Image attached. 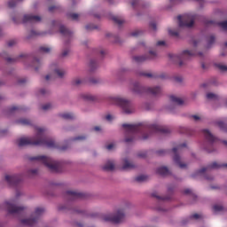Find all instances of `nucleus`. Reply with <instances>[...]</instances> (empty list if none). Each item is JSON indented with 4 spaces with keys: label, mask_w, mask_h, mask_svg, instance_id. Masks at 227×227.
Listing matches in <instances>:
<instances>
[{
    "label": "nucleus",
    "mask_w": 227,
    "mask_h": 227,
    "mask_svg": "<svg viewBox=\"0 0 227 227\" xmlns=\"http://www.w3.org/2000/svg\"><path fill=\"white\" fill-rule=\"evenodd\" d=\"M202 219V216L199 214H194L191 216L192 221H200Z\"/></svg>",
    "instance_id": "obj_32"
},
{
    "label": "nucleus",
    "mask_w": 227,
    "mask_h": 227,
    "mask_svg": "<svg viewBox=\"0 0 227 227\" xmlns=\"http://www.w3.org/2000/svg\"><path fill=\"white\" fill-rule=\"evenodd\" d=\"M75 227H82V223H75Z\"/></svg>",
    "instance_id": "obj_60"
},
{
    "label": "nucleus",
    "mask_w": 227,
    "mask_h": 227,
    "mask_svg": "<svg viewBox=\"0 0 227 227\" xmlns=\"http://www.w3.org/2000/svg\"><path fill=\"white\" fill-rule=\"evenodd\" d=\"M22 0H9L7 3L9 8H14V6H17V3H20Z\"/></svg>",
    "instance_id": "obj_28"
},
{
    "label": "nucleus",
    "mask_w": 227,
    "mask_h": 227,
    "mask_svg": "<svg viewBox=\"0 0 227 227\" xmlns=\"http://www.w3.org/2000/svg\"><path fill=\"white\" fill-rule=\"evenodd\" d=\"M51 108H52V104L51 103H46L42 106L43 111H51Z\"/></svg>",
    "instance_id": "obj_31"
},
{
    "label": "nucleus",
    "mask_w": 227,
    "mask_h": 227,
    "mask_svg": "<svg viewBox=\"0 0 227 227\" xmlns=\"http://www.w3.org/2000/svg\"><path fill=\"white\" fill-rule=\"evenodd\" d=\"M44 213L45 209L43 207H37L29 218L21 219V224H25V226L35 227L36 224H38V220L40 217H42V215H43Z\"/></svg>",
    "instance_id": "obj_4"
},
{
    "label": "nucleus",
    "mask_w": 227,
    "mask_h": 227,
    "mask_svg": "<svg viewBox=\"0 0 227 227\" xmlns=\"http://www.w3.org/2000/svg\"><path fill=\"white\" fill-rule=\"evenodd\" d=\"M156 45H158V46L166 45V42H164V41H159V42L156 43Z\"/></svg>",
    "instance_id": "obj_53"
},
{
    "label": "nucleus",
    "mask_w": 227,
    "mask_h": 227,
    "mask_svg": "<svg viewBox=\"0 0 227 227\" xmlns=\"http://www.w3.org/2000/svg\"><path fill=\"white\" fill-rule=\"evenodd\" d=\"M143 32L140 30H135L134 32L131 33V36H139Z\"/></svg>",
    "instance_id": "obj_45"
},
{
    "label": "nucleus",
    "mask_w": 227,
    "mask_h": 227,
    "mask_svg": "<svg viewBox=\"0 0 227 227\" xmlns=\"http://www.w3.org/2000/svg\"><path fill=\"white\" fill-rule=\"evenodd\" d=\"M40 51H41V52L47 53V52H49L51 51V47H49V46H43V47L40 48Z\"/></svg>",
    "instance_id": "obj_38"
},
{
    "label": "nucleus",
    "mask_w": 227,
    "mask_h": 227,
    "mask_svg": "<svg viewBox=\"0 0 227 227\" xmlns=\"http://www.w3.org/2000/svg\"><path fill=\"white\" fill-rule=\"evenodd\" d=\"M194 56H199L201 58L203 56L202 52H198L196 54V51L192 50H185L181 54H175V53H169L168 58L170 61L173 63H179V67H182L184 65V61H186V59H191V58Z\"/></svg>",
    "instance_id": "obj_3"
},
{
    "label": "nucleus",
    "mask_w": 227,
    "mask_h": 227,
    "mask_svg": "<svg viewBox=\"0 0 227 227\" xmlns=\"http://www.w3.org/2000/svg\"><path fill=\"white\" fill-rule=\"evenodd\" d=\"M168 35H170V36H178L180 33L176 28H168Z\"/></svg>",
    "instance_id": "obj_26"
},
{
    "label": "nucleus",
    "mask_w": 227,
    "mask_h": 227,
    "mask_svg": "<svg viewBox=\"0 0 227 227\" xmlns=\"http://www.w3.org/2000/svg\"><path fill=\"white\" fill-rule=\"evenodd\" d=\"M184 0H169L171 4H180Z\"/></svg>",
    "instance_id": "obj_46"
},
{
    "label": "nucleus",
    "mask_w": 227,
    "mask_h": 227,
    "mask_svg": "<svg viewBox=\"0 0 227 227\" xmlns=\"http://www.w3.org/2000/svg\"><path fill=\"white\" fill-rule=\"evenodd\" d=\"M114 144H109L108 145H106V150H114Z\"/></svg>",
    "instance_id": "obj_49"
},
{
    "label": "nucleus",
    "mask_w": 227,
    "mask_h": 227,
    "mask_svg": "<svg viewBox=\"0 0 227 227\" xmlns=\"http://www.w3.org/2000/svg\"><path fill=\"white\" fill-rule=\"evenodd\" d=\"M103 221L106 223H121L125 219V210L123 208H117L114 213H108L102 216Z\"/></svg>",
    "instance_id": "obj_5"
},
{
    "label": "nucleus",
    "mask_w": 227,
    "mask_h": 227,
    "mask_svg": "<svg viewBox=\"0 0 227 227\" xmlns=\"http://www.w3.org/2000/svg\"><path fill=\"white\" fill-rule=\"evenodd\" d=\"M103 169H105V171H113V169H114V161L107 160L103 166Z\"/></svg>",
    "instance_id": "obj_21"
},
{
    "label": "nucleus",
    "mask_w": 227,
    "mask_h": 227,
    "mask_svg": "<svg viewBox=\"0 0 227 227\" xmlns=\"http://www.w3.org/2000/svg\"><path fill=\"white\" fill-rule=\"evenodd\" d=\"M220 27L223 29L224 31H227V21H223L219 23Z\"/></svg>",
    "instance_id": "obj_37"
},
{
    "label": "nucleus",
    "mask_w": 227,
    "mask_h": 227,
    "mask_svg": "<svg viewBox=\"0 0 227 227\" xmlns=\"http://www.w3.org/2000/svg\"><path fill=\"white\" fill-rule=\"evenodd\" d=\"M156 56H157V51H149L147 55L135 56L133 59L136 63H143V61H147V59H153V58H156Z\"/></svg>",
    "instance_id": "obj_11"
},
{
    "label": "nucleus",
    "mask_w": 227,
    "mask_h": 227,
    "mask_svg": "<svg viewBox=\"0 0 227 227\" xmlns=\"http://www.w3.org/2000/svg\"><path fill=\"white\" fill-rule=\"evenodd\" d=\"M122 128L126 132V136H136V134H139V128L136 125L132 124H122Z\"/></svg>",
    "instance_id": "obj_12"
},
{
    "label": "nucleus",
    "mask_w": 227,
    "mask_h": 227,
    "mask_svg": "<svg viewBox=\"0 0 227 227\" xmlns=\"http://www.w3.org/2000/svg\"><path fill=\"white\" fill-rule=\"evenodd\" d=\"M30 160H36L37 162L43 164V166L52 173H59V171H61V162L55 160L49 156L37 155L31 157Z\"/></svg>",
    "instance_id": "obj_2"
},
{
    "label": "nucleus",
    "mask_w": 227,
    "mask_h": 227,
    "mask_svg": "<svg viewBox=\"0 0 227 227\" xmlns=\"http://www.w3.org/2000/svg\"><path fill=\"white\" fill-rule=\"evenodd\" d=\"M131 6H136V4H137V3H139V0H131Z\"/></svg>",
    "instance_id": "obj_52"
},
{
    "label": "nucleus",
    "mask_w": 227,
    "mask_h": 227,
    "mask_svg": "<svg viewBox=\"0 0 227 227\" xmlns=\"http://www.w3.org/2000/svg\"><path fill=\"white\" fill-rule=\"evenodd\" d=\"M4 134H6V131L0 129V136H4Z\"/></svg>",
    "instance_id": "obj_57"
},
{
    "label": "nucleus",
    "mask_w": 227,
    "mask_h": 227,
    "mask_svg": "<svg viewBox=\"0 0 227 227\" xmlns=\"http://www.w3.org/2000/svg\"><path fill=\"white\" fill-rule=\"evenodd\" d=\"M192 119H193V121H201L202 118L200 115L194 114L191 116Z\"/></svg>",
    "instance_id": "obj_35"
},
{
    "label": "nucleus",
    "mask_w": 227,
    "mask_h": 227,
    "mask_svg": "<svg viewBox=\"0 0 227 227\" xmlns=\"http://www.w3.org/2000/svg\"><path fill=\"white\" fill-rule=\"evenodd\" d=\"M19 82H20V84H23V82H26V79L23 78V79L20 80Z\"/></svg>",
    "instance_id": "obj_58"
},
{
    "label": "nucleus",
    "mask_w": 227,
    "mask_h": 227,
    "mask_svg": "<svg viewBox=\"0 0 227 227\" xmlns=\"http://www.w3.org/2000/svg\"><path fill=\"white\" fill-rule=\"evenodd\" d=\"M79 97L82 100H85V102H93L97 100V97L90 92H82Z\"/></svg>",
    "instance_id": "obj_16"
},
{
    "label": "nucleus",
    "mask_w": 227,
    "mask_h": 227,
    "mask_svg": "<svg viewBox=\"0 0 227 227\" xmlns=\"http://www.w3.org/2000/svg\"><path fill=\"white\" fill-rule=\"evenodd\" d=\"M106 119L108 121H111V120H113V115L108 114V115H106Z\"/></svg>",
    "instance_id": "obj_55"
},
{
    "label": "nucleus",
    "mask_w": 227,
    "mask_h": 227,
    "mask_svg": "<svg viewBox=\"0 0 227 227\" xmlns=\"http://www.w3.org/2000/svg\"><path fill=\"white\" fill-rule=\"evenodd\" d=\"M17 107L16 106H12V108H11V111H17Z\"/></svg>",
    "instance_id": "obj_63"
},
{
    "label": "nucleus",
    "mask_w": 227,
    "mask_h": 227,
    "mask_svg": "<svg viewBox=\"0 0 227 227\" xmlns=\"http://www.w3.org/2000/svg\"><path fill=\"white\" fill-rule=\"evenodd\" d=\"M67 198L68 200H79L82 196L80 192H67Z\"/></svg>",
    "instance_id": "obj_19"
},
{
    "label": "nucleus",
    "mask_w": 227,
    "mask_h": 227,
    "mask_svg": "<svg viewBox=\"0 0 227 227\" xmlns=\"http://www.w3.org/2000/svg\"><path fill=\"white\" fill-rule=\"evenodd\" d=\"M20 125H31V121L27 119H20L18 121Z\"/></svg>",
    "instance_id": "obj_30"
},
{
    "label": "nucleus",
    "mask_w": 227,
    "mask_h": 227,
    "mask_svg": "<svg viewBox=\"0 0 227 227\" xmlns=\"http://www.w3.org/2000/svg\"><path fill=\"white\" fill-rule=\"evenodd\" d=\"M190 192H191V190H189V189H187V190L184 191V193H185V194H189Z\"/></svg>",
    "instance_id": "obj_64"
},
{
    "label": "nucleus",
    "mask_w": 227,
    "mask_h": 227,
    "mask_svg": "<svg viewBox=\"0 0 227 227\" xmlns=\"http://www.w3.org/2000/svg\"><path fill=\"white\" fill-rule=\"evenodd\" d=\"M49 134V129L45 127H37L35 129V135L34 137H23L19 138L16 143L18 146H27V145H34L35 146H47L48 148H57L56 141L54 139H47L45 136Z\"/></svg>",
    "instance_id": "obj_1"
},
{
    "label": "nucleus",
    "mask_w": 227,
    "mask_h": 227,
    "mask_svg": "<svg viewBox=\"0 0 227 227\" xmlns=\"http://www.w3.org/2000/svg\"><path fill=\"white\" fill-rule=\"evenodd\" d=\"M143 91H146L147 93H150V95H160L162 89H160V87L156 86V87H153V88H144L139 86L138 84H136L134 89H133V93H135L136 95H141V93H143Z\"/></svg>",
    "instance_id": "obj_8"
},
{
    "label": "nucleus",
    "mask_w": 227,
    "mask_h": 227,
    "mask_svg": "<svg viewBox=\"0 0 227 227\" xmlns=\"http://www.w3.org/2000/svg\"><path fill=\"white\" fill-rule=\"evenodd\" d=\"M58 9V7L56 5L51 6L49 8V12H54V10Z\"/></svg>",
    "instance_id": "obj_54"
},
{
    "label": "nucleus",
    "mask_w": 227,
    "mask_h": 227,
    "mask_svg": "<svg viewBox=\"0 0 227 227\" xmlns=\"http://www.w3.org/2000/svg\"><path fill=\"white\" fill-rule=\"evenodd\" d=\"M82 139H86L84 136H79L74 138V141H82Z\"/></svg>",
    "instance_id": "obj_48"
},
{
    "label": "nucleus",
    "mask_w": 227,
    "mask_h": 227,
    "mask_svg": "<svg viewBox=\"0 0 227 227\" xmlns=\"http://www.w3.org/2000/svg\"><path fill=\"white\" fill-rule=\"evenodd\" d=\"M100 54H101V56H104V54H106V51L101 50V51H100Z\"/></svg>",
    "instance_id": "obj_62"
},
{
    "label": "nucleus",
    "mask_w": 227,
    "mask_h": 227,
    "mask_svg": "<svg viewBox=\"0 0 227 227\" xmlns=\"http://www.w3.org/2000/svg\"><path fill=\"white\" fill-rule=\"evenodd\" d=\"M146 180H148V176H144V175L138 176L137 177V182H146Z\"/></svg>",
    "instance_id": "obj_33"
},
{
    "label": "nucleus",
    "mask_w": 227,
    "mask_h": 227,
    "mask_svg": "<svg viewBox=\"0 0 227 227\" xmlns=\"http://www.w3.org/2000/svg\"><path fill=\"white\" fill-rule=\"evenodd\" d=\"M170 100L173 104H176L177 106H182V104H184V99L176 96H170Z\"/></svg>",
    "instance_id": "obj_23"
},
{
    "label": "nucleus",
    "mask_w": 227,
    "mask_h": 227,
    "mask_svg": "<svg viewBox=\"0 0 227 227\" xmlns=\"http://www.w3.org/2000/svg\"><path fill=\"white\" fill-rule=\"evenodd\" d=\"M123 169H132L134 168V165L129 161V160H124L122 164Z\"/></svg>",
    "instance_id": "obj_25"
},
{
    "label": "nucleus",
    "mask_w": 227,
    "mask_h": 227,
    "mask_svg": "<svg viewBox=\"0 0 227 227\" xmlns=\"http://www.w3.org/2000/svg\"><path fill=\"white\" fill-rule=\"evenodd\" d=\"M4 180L9 185H15L22 182V177L20 175H6Z\"/></svg>",
    "instance_id": "obj_14"
},
{
    "label": "nucleus",
    "mask_w": 227,
    "mask_h": 227,
    "mask_svg": "<svg viewBox=\"0 0 227 227\" xmlns=\"http://www.w3.org/2000/svg\"><path fill=\"white\" fill-rule=\"evenodd\" d=\"M196 20V14L188 12L177 17V24L179 27H192Z\"/></svg>",
    "instance_id": "obj_7"
},
{
    "label": "nucleus",
    "mask_w": 227,
    "mask_h": 227,
    "mask_svg": "<svg viewBox=\"0 0 227 227\" xmlns=\"http://www.w3.org/2000/svg\"><path fill=\"white\" fill-rule=\"evenodd\" d=\"M47 93V90H45V89H42L41 90H40V94L41 95H45Z\"/></svg>",
    "instance_id": "obj_56"
},
{
    "label": "nucleus",
    "mask_w": 227,
    "mask_h": 227,
    "mask_svg": "<svg viewBox=\"0 0 227 227\" xmlns=\"http://www.w3.org/2000/svg\"><path fill=\"white\" fill-rule=\"evenodd\" d=\"M185 146L186 145L183 144L172 149V152L174 153V161L178 167L181 168V169H185V168H187V164L183 163L182 158L180 157V155H178V153H180L184 150V148H185Z\"/></svg>",
    "instance_id": "obj_9"
},
{
    "label": "nucleus",
    "mask_w": 227,
    "mask_h": 227,
    "mask_svg": "<svg viewBox=\"0 0 227 227\" xmlns=\"http://www.w3.org/2000/svg\"><path fill=\"white\" fill-rule=\"evenodd\" d=\"M94 130H95L96 132H102V127H100V126H96V127H94Z\"/></svg>",
    "instance_id": "obj_50"
},
{
    "label": "nucleus",
    "mask_w": 227,
    "mask_h": 227,
    "mask_svg": "<svg viewBox=\"0 0 227 227\" xmlns=\"http://www.w3.org/2000/svg\"><path fill=\"white\" fill-rule=\"evenodd\" d=\"M150 129L151 130H160V126H159V124H152Z\"/></svg>",
    "instance_id": "obj_39"
},
{
    "label": "nucleus",
    "mask_w": 227,
    "mask_h": 227,
    "mask_svg": "<svg viewBox=\"0 0 227 227\" xmlns=\"http://www.w3.org/2000/svg\"><path fill=\"white\" fill-rule=\"evenodd\" d=\"M157 175H160L161 176H167V175H169V169L166 167H159L156 169Z\"/></svg>",
    "instance_id": "obj_20"
},
{
    "label": "nucleus",
    "mask_w": 227,
    "mask_h": 227,
    "mask_svg": "<svg viewBox=\"0 0 227 227\" xmlns=\"http://www.w3.org/2000/svg\"><path fill=\"white\" fill-rule=\"evenodd\" d=\"M69 52H70V50H68V49L62 51V52H61L62 58H67V56H68Z\"/></svg>",
    "instance_id": "obj_43"
},
{
    "label": "nucleus",
    "mask_w": 227,
    "mask_h": 227,
    "mask_svg": "<svg viewBox=\"0 0 227 227\" xmlns=\"http://www.w3.org/2000/svg\"><path fill=\"white\" fill-rule=\"evenodd\" d=\"M62 118H65V120H72V118H74V114H63Z\"/></svg>",
    "instance_id": "obj_36"
},
{
    "label": "nucleus",
    "mask_w": 227,
    "mask_h": 227,
    "mask_svg": "<svg viewBox=\"0 0 227 227\" xmlns=\"http://www.w3.org/2000/svg\"><path fill=\"white\" fill-rule=\"evenodd\" d=\"M31 67L35 72H38V70L42 68V60L38 59H34L31 63Z\"/></svg>",
    "instance_id": "obj_18"
},
{
    "label": "nucleus",
    "mask_w": 227,
    "mask_h": 227,
    "mask_svg": "<svg viewBox=\"0 0 227 227\" xmlns=\"http://www.w3.org/2000/svg\"><path fill=\"white\" fill-rule=\"evenodd\" d=\"M112 20H114L115 24H119V25H121L124 22L123 19L118 16H112Z\"/></svg>",
    "instance_id": "obj_27"
},
{
    "label": "nucleus",
    "mask_w": 227,
    "mask_h": 227,
    "mask_svg": "<svg viewBox=\"0 0 227 227\" xmlns=\"http://www.w3.org/2000/svg\"><path fill=\"white\" fill-rule=\"evenodd\" d=\"M45 80H46V81H51V75H50V74H47V75L45 76Z\"/></svg>",
    "instance_id": "obj_59"
},
{
    "label": "nucleus",
    "mask_w": 227,
    "mask_h": 227,
    "mask_svg": "<svg viewBox=\"0 0 227 227\" xmlns=\"http://www.w3.org/2000/svg\"><path fill=\"white\" fill-rule=\"evenodd\" d=\"M218 68L222 70V72H227V67L225 65L219 64Z\"/></svg>",
    "instance_id": "obj_44"
},
{
    "label": "nucleus",
    "mask_w": 227,
    "mask_h": 227,
    "mask_svg": "<svg viewBox=\"0 0 227 227\" xmlns=\"http://www.w3.org/2000/svg\"><path fill=\"white\" fill-rule=\"evenodd\" d=\"M59 31L61 35L64 36H71L72 35V31L67 28L65 26H60L59 27Z\"/></svg>",
    "instance_id": "obj_22"
},
{
    "label": "nucleus",
    "mask_w": 227,
    "mask_h": 227,
    "mask_svg": "<svg viewBox=\"0 0 227 227\" xmlns=\"http://www.w3.org/2000/svg\"><path fill=\"white\" fill-rule=\"evenodd\" d=\"M69 17L73 20H77L79 19V14H77V13H71V14H69Z\"/></svg>",
    "instance_id": "obj_42"
},
{
    "label": "nucleus",
    "mask_w": 227,
    "mask_h": 227,
    "mask_svg": "<svg viewBox=\"0 0 227 227\" xmlns=\"http://www.w3.org/2000/svg\"><path fill=\"white\" fill-rule=\"evenodd\" d=\"M202 134L209 143H215V137L208 129H202Z\"/></svg>",
    "instance_id": "obj_17"
},
{
    "label": "nucleus",
    "mask_w": 227,
    "mask_h": 227,
    "mask_svg": "<svg viewBox=\"0 0 227 227\" xmlns=\"http://www.w3.org/2000/svg\"><path fill=\"white\" fill-rule=\"evenodd\" d=\"M79 84H82V80H81V78H76L73 80L74 86H79Z\"/></svg>",
    "instance_id": "obj_34"
},
{
    "label": "nucleus",
    "mask_w": 227,
    "mask_h": 227,
    "mask_svg": "<svg viewBox=\"0 0 227 227\" xmlns=\"http://www.w3.org/2000/svg\"><path fill=\"white\" fill-rule=\"evenodd\" d=\"M207 98L208 100H216L217 98V95H215V93H212V92H208L207 95H206Z\"/></svg>",
    "instance_id": "obj_29"
},
{
    "label": "nucleus",
    "mask_w": 227,
    "mask_h": 227,
    "mask_svg": "<svg viewBox=\"0 0 227 227\" xmlns=\"http://www.w3.org/2000/svg\"><path fill=\"white\" fill-rule=\"evenodd\" d=\"M51 29H54V31L48 32L49 35H54V33H56V22H53V26L51 27Z\"/></svg>",
    "instance_id": "obj_47"
},
{
    "label": "nucleus",
    "mask_w": 227,
    "mask_h": 227,
    "mask_svg": "<svg viewBox=\"0 0 227 227\" xmlns=\"http://www.w3.org/2000/svg\"><path fill=\"white\" fill-rule=\"evenodd\" d=\"M150 27L153 29V31H157V23H155L154 21H152L149 24Z\"/></svg>",
    "instance_id": "obj_41"
},
{
    "label": "nucleus",
    "mask_w": 227,
    "mask_h": 227,
    "mask_svg": "<svg viewBox=\"0 0 227 227\" xmlns=\"http://www.w3.org/2000/svg\"><path fill=\"white\" fill-rule=\"evenodd\" d=\"M125 141L126 143H130L132 141V138H126Z\"/></svg>",
    "instance_id": "obj_61"
},
{
    "label": "nucleus",
    "mask_w": 227,
    "mask_h": 227,
    "mask_svg": "<svg viewBox=\"0 0 227 227\" xmlns=\"http://www.w3.org/2000/svg\"><path fill=\"white\" fill-rule=\"evenodd\" d=\"M50 68L58 75V77L63 78L67 75V71L63 69V67H59L58 63L51 64Z\"/></svg>",
    "instance_id": "obj_13"
},
{
    "label": "nucleus",
    "mask_w": 227,
    "mask_h": 227,
    "mask_svg": "<svg viewBox=\"0 0 227 227\" xmlns=\"http://www.w3.org/2000/svg\"><path fill=\"white\" fill-rule=\"evenodd\" d=\"M42 18L40 16L33 15V14H26L23 16L24 24H27V22H40Z\"/></svg>",
    "instance_id": "obj_15"
},
{
    "label": "nucleus",
    "mask_w": 227,
    "mask_h": 227,
    "mask_svg": "<svg viewBox=\"0 0 227 227\" xmlns=\"http://www.w3.org/2000/svg\"><path fill=\"white\" fill-rule=\"evenodd\" d=\"M4 206L9 214H20L21 210H24V207L17 206L13 200L4 202Z\"/></svg>",
    "instance_id": "obj_10"
},
{
    "label": "nucleus",
    "mask_w": 227,
    "mask_h": 227,
    "mask_svg": "<svg viewBox=\"0 0 227 227\" xmlns=\"http://www.w3.org/2000/svg\"><path fill=\"white\" fill-rule=\"evenodd\" d=\"M223 210H224V207H223L221 204H215L213 206V212L215 214H219L220 212H223Z\"/></svg>",
    "instance_id": "obj_24"
},
{
    "label": "nucleus",
    "mask_w": 227,
    "mask_h": 227,
    "mask_svg": "<svg viewBox=\"0 0 227 227\" xmlns=\"http://www.w3.org/2000/svg\"><path fill=\"white\" fill-rule=\"evenodd\" d=\"M112 103L115 106H120L125 114H132V113H134L132 103L125 98H112Z\"/></svg>",
    "instance_id": "obj_6"
},
{
    "label": "nucleus",
    "mask_w": 227,
    "mask_h": 227,
    "mask_svg": "<svg viewBox=\"0 0 227 227\" xmlns=\"http://www.w3.org/2000/svg\"><path fill=\"white\" fill-rule=\"evenodd\" d=\"M7 45H8L9 47H13V45H17V40H15V39L10 40V41L7 43Z\"/></svg>",
    "instance_id": "obj_40"
},
{
    "label": "nucleus",
    "mask_w": 227,
    "mask_h": 227,
    "mask_svg": "<svg viewBox=\"0 0 227 227\" xmlns=\"http://www.w3.org/2000/svg\"><path fill=\"white\" fill-rule=\"evenodd\" d=\"M218 126L220 127V129H224L226 124H224V122H223V121H218Z\"/></svg>",
    "instance_id": "obj_51"
}]
</instances>
